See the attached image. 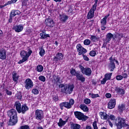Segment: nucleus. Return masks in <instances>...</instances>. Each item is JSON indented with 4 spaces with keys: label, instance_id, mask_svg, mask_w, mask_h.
Here are the masks:
<instances>
[{
    "label": "nucleus",
    "instance_id": "nucleus-60",
    "mask_svg": "<svg viewBox=\"0 0 129 129\" xmlns=\"http://www.w3.org/2000/svg\"><path fill=\"white\" fill-rule=\"evenodd\" d=\"M12 20H13V17H12L11 16H10V18L9 20V23H12L13 22Z\"/></svg>",
    "mask_w": 129,
    "mask_h": 129
},
{
    "label": "nucleus",
    "instance_id": "nucleus-13",
    "mask_svg": "<svg viewBox=\"0 0 129 129\" xmlns=\"http://www.w3.org/2000/svg\"><path fill=\"white\" fill-rule=\"evenodd\" d=\"M45 24L46 26L47 27H50V28H52L54 27V25L55 24L54 23V21H53V20L50 19V18H46L45 21Z\"/></svg>",
    "mask_w": 129,
    "mask_h": 129
},
{
    "label": "nucleus",
    "instance_id": "nucleus-24",
    "mask_svg": "<svg viewBox=\"0 0 129 129\" xmlns=\"http://www.w3.org/2000/svg\"><path fill=\"white\" fill-rule=\"evenodd\" d=\"M108 67L109 68H111L110 70V72H112L115 69V63H114L113 61H111L108 65Z\"/></svg>",
    "mask_w": 129,
    "mask_h": 129
},
{
    "label": "nucleus",
    "instance_id": "nucleus-35",
    "mask_svg": "<svg viewBox=\"0 0 129 129\" xmlns=\"http://www.w3.org/2000/svg\"><path fill=\"white\" fill-rule=\"evenodd\" d=\"M109 119H111V120H116V117L113 114L108 115L107 120H109Z\"/></svg>",
    "mask_w": 129,
    "mask_h": 129
},
{
    "label": "nucleus",
    "instance_id": "nucleus-23",
    "mask_svg": "<svg viewBox=\"0 0 129 129\" xmlns=\"http://www.w3.org/2000/svg\"><path fill=\"white\" fill-rule=\"evenodd\" d=\"M15 106L16 107V109L18 111V113H21V109L22 108L21 103L20 102H16L15 104Z\"/></svg>",
    "mask_w": 129,
    "mask_h": 129
},
{
    "label": "nucleus",
    "instance_id": "nucleus-17",
    "mask_svg": "<svg viewBox=\"0 0 129 129\" xmlns=\"http://www.w3.org/2000/svg\"><path fill=\"white\" fill-rule=\"evenodd\" d=\"M63 57L64 56H63V54L61 53L58 52L54 57L53 61H55V62L61 61V60H63Z\"/></svg>",
    "mask_w": 129,
    "mask_h": 129
},
{
    "label": "nucleus",
    "instance_id": "nucleus-19",
    "mask_svg": "<svg viewBox=\"0 0 129 129\" xmlns=\"http://www.w3.org/2000/svg\"><path fill=\"white\" fill-rule=\"evenodd\" d=\"M68 121V118L66 119L65 120H63V119L59 118V122L57 123V124L59 127H62V126H64L67 122Z\"/></svg>",
    "mask_w": 129,
    "mask_h": 129
},
{
    "label": "nucleus",
    "instance_id": "nucleus-4",
    "mask_svg": "<svg viewBox=\"0 0 129 129\" xmlns=\"http://www.w3.org/2000/svg\"><path fill=\"white\" fill-rule=\"evenodd\" d=\"M75 101L73 99H71L70 100L69 102H63L62 103H60L59 104V106L61 110H63L64 109V107H66V108H68V109H69L73 106V104H74Z\"/></svg>",
    "mask_w": 129,
    "mask_h": 129
},
{
    "label": "nucleus",
    "instance_id": "nucleus-49",
    "mask_svg": "<svg viewBox=\"0 0 129 129\" xmlns=\"http://www.w3.org/2000/svg\"><path fill=\"white\" fill-rule=\"evenodd\" d=\"M60 77L59 76H57L56 78V79L55 80V83H56V84H58V83H60Z\"/></svg>",
    "mask_w": 129,
    "mask_h": 129
},
{
    "label": "nucleus",
    "instance_id": "nucleus-56",
    "mask_svg": "<svg viewBox=\"0 0 129 129\" xmlns=\"http://www.w3.org/2000/svg\"><path fill=\"white\" fill-rule=\"evenodd\" d=\"M107 80L104 78L101 81V84H105L106 83Z\"/></svg>",
    "mask_w": 129,
    "mask_h": 129
},
{
    "label": "nucleus",
    "instance_id": "nucleus-32",
    "mask_svg": "<svg viewBox=\"0 0 129 129\" xmlns=\"http://www.w3.org/2000/svg\"><path fill=\"white\" fill-rule=\"evenodd\" d=\"M80 108L82 109V110H83L85 112H87V111H88V107L86 106L85 105L81 104L80 105Z\"/></svg>",
    "mask_w": 129,
    "mask_h": 129
},
{
    "label": "nucleus",
    "instance_id": "nucleus-28",
    "mask_svg": "<svg viewBox=\"0 0 129 129\" xmlns=\"http://www.w3.org/2000/svg\"><path fill=\"white\" fill-rule=\"evenodd\" d=\"M19 76L18 75L17 73L13 72L12 73V78L15 82H18V80H19Z\"/></svg>",
    "mask_w": 129,
    "mask_h": 129
},
{
    "label": "nucleus",
    "instance_id": "nucleus-43",
    "mask_svg": "<svg viewBox=\"0 0 129 129\" xmlns=\"http://www.w3.org/2000/svg\"><path fill=\"white\" fill-rule=\"evenodd\" d=\"M29 5V0H23L22 1V6Z\"/></svg>",
    "mask_w": 129,
    "mask_h": 129
},
{
    "label": "nucleus",
    "instance_id": "nucleus-2",
    "mask_svg": "<svg viewBox=\"0 0 129 129\" xmlns=\"http://www.w3.org/2000/svg\"><path fill=\"white\" fill-rule=\"evenodd\" d=\"M33 51L31 50L28 49V52L25 50H22L20 52V55L22 58V59L20 60L18 63L19 64H22V63H24V62H26L28 59H29V57L31 56Z\"/></svg>",
    "mask_w": 129,
    "mask_h": 129
},
{
    "label": "nucleus",
    "instance_id": "nucleus-9",
    "mask_svg": "<svg viewBox=\"0 0 129 129\" xmlns=\"http://www.w3.org/2000/svg\"><path fill=\"white\" fill-rule=\"evenodd\" d=\"M35 118L37 120H41L44 118V113L43 111L37 109L35 111Z\"/></svg>",
    "mask_w": 129,
    "mask_h": 129
},
{
    "label": "nucleus",
    "instance_id": "nucleus-22",
    "mask_svg": "<svg viewBox=\"0 0 129 129\" xmlns=\"http://www.w3.org/2000/svg\"><path fill=\"white\" fill-rule=\"evenodd\" d=\"M17 15H21V12H20L19 10H12L10 13V16H11V17L14 18V17H16Z\"/></svg>",
    "mask_w": 129,
    "mask_h": 129
},
{
    "label": "nucleus",
    "instance_id": "nucleus-52",
    "mask_svg": "<svg viewBox=\"0 0 129 129\" xmlns=\"http://www.w3.org/2000/svg\"><path fill=\"white\" fill-rule=\"evenodd\" d=\"M116 80H122L123 78L121 75H118L116 77Z\"/></svg>",
    "mask_w": 129,
    "mask_h": 129
},
{
    "label": "nucleus",
    "instance_id": "nucleus-27",
    "mask_svg": "<svg viewBox=\"0 0 129 129\" xmlns=\"http://www.w3.org/2000/svg\"><path fill=\"white\" fill-rule=\"evenodd\" d=\"M94 17V11H92V10H90L88 12L87 18L88 20L92 19Z\"/></svg>",
    "mask_w": 129,
    "mask_h": 129
},
{
    "label": "nucleus",
    "instance_id": "nucleus-12",
    "mask_svg": "<svg viewBox=\"0 0 129 129\" xmlns=\"http://www.w3.org/2000/svg\"><path fill=\"white\" fill-rule=\"evenodd\" d=\"M115 91L118 95H121V96H123V95H124V93H125V90L122 87H115Z\"/></svg>",
    "mask_w": 129,
    "mask_h": 129
},
{
    "label": "nucleus",
    "instance_id": "nucleus-64",
    "mask_svg": "<svg viewBox=\"0 0 129 129\" xmlns=\"http://www.w3.org/2000/svg\"><path fill=\"white\" fill-rule=\"evenodd\" d=\"M3 31L0 30V37H3Z\"/></svg>",
    "mask_w": 129,
    "mask_h": 129
},
{
    "label": "nucleus",
    "instance_id": "nucleus-61",
    "mask_svg": "<svg viewBox=\"0 0 129 129\" xmlns=\"http://www.w3.org/2000/svg\"><path fill=\"white\" fill-rule=\"evenodd\" d=\"M96 125H97V122L96 121H95L93 123V126H96Z\"/></svg>",
    "mask_w": 129,
    "mask_h": 129
},
{
    "label": "nucleus",
    "instance_id": "nucleus-51",
    "mask_svg": "<svg viewBox=\"0 0 129 129\" xmlns=\"http://www.w3.org/2000/svg\"><path fill=\"white\" fill-rule=\"evenodd\" d=\"M82 56H83L84 60H85V61H89V58H88V57H87V56L84 55V54H83Z\"/></svg>",
    "mask_w": 129,
    "mask_h": 129
},
{
    "label": "nucleus",
    "instance_id": "nucleus-30",
    "mask_svg": "<svg viewBox=\"0 0 129 129\" xmlns=\"http://www.w3.org/2000/svg\"><path fill=\"white\" fill-rule=\"evenodd\" d=\"M27 110H29V108L28 106H27L26 105H23L21 109V112L24 114L26 111H27Z\"/></svg>",
    "mask_w": 129,
    "mask_h": 129
},
{
    "label": "nucleus",
    "instance_id": "nucleus-47",
    "mask_svg": "<svg viewBox=\"0 0 129 129\" xmlns=\"http://www.w3.org/2000/svg\"><path fill=\"white\" fill-rule=\"evenodd\" d=\"M70 72L72 75H74L75 76H76V75L77 74V73H76V71L74 69H72Z\"/></svg>",
    "mask_w": 129,
    "mask_h": 129
},
{
    "label": "nucleus",
    "instance_id": "nucleus-10",
    "mask_svg": "<svg viewBox=\"0 0 129 129\" xmlns=\"http://www.w3.org/2000/svg\"><path fill=\"white\" fill-rule=\"evenodd\" d=\"M109 16H110V14H109L107 16H105L102 19L100 20L102 31H104V30L106 29V27H105V26H106V23H107L106 20H107V18H108Z\"/></svg>",
    "mask_w": 129,
    "mask_h": 129
},
{
    "label": "nucleus",
    "instance_id": "nucleus-8",
    "mask_svg": "<svg viewBox=\"0 0 129 129\" xmlns=\"http://www.w3.org/2000/svg\"><path fill=\"white\" fill-rule=\"evenodd\" d=\"M74 89V85H70L67 87H66L64 89H62V93H65V94H71L73 91V89Z\"/></svg>",
    "mask_w": 129,
    "mask_h": 129
},
{
    "label": "nucleus",
    "instance_id": "nucleus-33",
    "mask_svg": "<svg viewBox=\"0 0 129 129\" xmlns=\"http://www.w3.org/2000/svg\"><path fill=\"white\" fill-rule=\"evenodd\" d=\"M36 70L37 72H42L44 70V67L42 65H38L37 66Z\"/></svg>",
    "mask_w": 129,
    "mask_h": 129
},
{
    "label": "nucleus",
    "instance_id": "nucleus-25",
    "mask_svg": "<svg viewBox=\"0 0 129 129\" xmlns=\"http://www.w3.org/2000/svg\"><path fill=\"white\" fill-rule=\"evenodd\" d=\"M76 77L78 80H80V81H81L82 82H84V81H85V78L83 77V75L79 73L76 74Z\"/></svg>",
    "mask_w": 129,
    "mask_h": 129
},
{
    "label": "nucleus",
    "instance_id": "nucleus-59",
    "mask_svg": "<svg viewBox=\"0 0 129 129\" xmlns=\"http://www.w3.org/2000/svg\"><path fill=\"white\" fill-rule=\"evenodd\" d=\"M107 121L110 126H111V127H112V126H113V124H112V122H111V121H110L109 120H107Z\"/></svg>",
    "mask_w": 129,
    "mask_h": 129
},
{
    "label": "nucleus",
    "instance_id": "nucleus-40",
    "mask_svg": "<svg viewBox=\"0 0 129 129\" xmlns=\"http://www.w3.org/2000/svg\"><path fill=\"white\" fill-rule=\"evenodd\" d=\"M91 42L90 41V40L89 39H86L84 41V45H86V46H88V45H90V43Z\"/></svg>",
    "mask_w": 129,
    "mask_h": 129
},
{
    "label": "nucleus",
    "instance_id": "nucleus-29",
    "mask_svg": "<svg viewBox=\"0 0 129 129\" xmlns=\"http://www.w3.org/2000/svg\"><path fill=\"white\" fill-rule=\"evenodd\" d=\"M81 127V126L77 123H73L71 125V129H80Z\"/></svg>",
    "mask_w": 129,
    "mask_h": 129
},
{
    "label": "nucleus",
    "instance_id": "nucleus-53",
    "mask_svg": "<svg viewBox=\"0 0 129 129\" xmlns=\"http://www.w3.org/2000/svg\"><path fill=\"white\" fill-rule=\"evenodd\" d=\"M65 85L64 84H60L59 85V88H61L60 91L62 92V89H65Z\"/></svg>",
    "mask_w": 129,
    "mask_h": 129
},
{
    "label": "nucleus",
    "instance_id": "nucleus-26",
    "mask_svg": "<svg viewBox=\"0 0 129 129\" xmlns=\"http://www.w3.org/2000/svg\"><path fill=\"white\" fill-rule=\"evenodd\" d=\"M99 115L102 119H108V115L105 112H100L99 113Z\"/></svg>",
    "mask_w": 129,
    "mask_h": 129
},
{
    "label": "nucleus",
    "instance_id": "nucleus-34",
    "mask_svg": "<svg viewBox=\"0 0 129 129\" xmlns=\"http://www.w3.org/2000/svg\"><path fill=\"white\" fill-rule=\"evenodd\" d=\"M112 75V73H107L105 75V79H106V80H110V79H111V76Z\"/></svg>",
    "mask_w": 129,
    "mask_h": 129
},
{
    "label": "nucleus",
    "instance_id": "nucleus-31",
    "mask_svg": "<svg viewBox=\"0 0 129 129\" xmlns=\"http://www.w3.org/2000/svg\"><path fill=\"white\" fill-rule=\"evenodd\" d=\"M40 36L41 37V39H46V38L50 37L49 34H47L46 33L43 32L40 33Z\"/></svg>",
    "mask_w": 129,
    "mask_h": 129
},
{
    "label": "nucleus",
    "instance_id": "nucleus-37",
    "mask_svg": "<svg viewBox=\"0 0 129 129\" xmlns=\"http://www.w3.org/2000/svg\"><path fill=\"white\" fill-rule=\"evenodd\" d=\"M91 40L93 41V42H95L96 41H98L99 40V38L96 36L94 35H91Z\"/></svg>",
    "mask_w": 129,
    "mask_h": 129
},
{
    "label": "nucleus",
    "instance_id": "nucleus-11",
    "mask_svg": "<svg viewBox=\"0 0 129 129\" xmlns=\"http://www.w3.org/2000/svg\"><path fill=\"white\" fill-rule=\"evenodd\" d=\"M77 51L79 52V55H82L85 54L87 52L86 49L84 48L81 44L77 45Z\"/></svg>",
    "mask_w": 129,
    "mask_h": 129
},
{
    "label": "nucleus",
    "instance_id": "nucleus-44",
    "mask_svg": "<svg viewBox=\"0 0 129 129\" xmlns=\"http://www.w3.org/2000/svg\"><path fill=\"white\" fill-rule=\"evenodd\" d=\"M32 92L33 93V94L37 95L39 93V90L34 88L32 90Z\"/></svg>",
    "mask_w": 129,
    "mask_h": 129
},
{
    "label": "nucleus",
    "instance_id": "nucleus-14",
    "mask_svg": "<svg viewBox=\"0 0 129 129\" xmlns=\"http://www.w3.org/2000/svg\"><path fill=\"white\" fill-rule=\"evenodd\" d=\"M123 37V34L122 33H115L114 34V37H113V40H115V41H117V42H120V40Z\"/></svg>",
    "mask_w": 129,
    "mask_h": 129
},
{
    "label": "nucleus",
    "instance_id": "nucleus-5",
    "mask_svg": "<svg viewBox=\"0 0 129 129\" xmlns=\"http://www.w3.org/2000/svg\"><path fill=\"white\" fill-rule=\"evenodd\" d=\"M24 87L27 90H30L31 88H33V87H34V83L33 82V81L30 78L27 79L24 81Z\"/></svg>",
    "mask_w": 129,
    "mask_h": 129
},
{
    "label": "nucleus",
    "instance_id": "nucleus-62",
    "mask_svg": "<svg viewBox=\"0 0 129 129\" xmlns=\"http://www.w3.org/2000/svg\"><path fill=\"white\" fill-rule=\"evenodd\" d=\"M107 43L106 42H104V44L102 45V48H105V47H106V45H107Z\"/></svg>",
    "mask_w": 129,
    "mask_h": 129
},
{
    "label": "nucleus",
    "instance_id": "nucleus-1",
    "mask_svg": "<svg viewBox=\"0 0 129 129\" xmlns=\"http://www.w3.org/2000/svg\"><path fill=\"white\" fill-rule=\"evenodd\" d=\"M8 114L10 117L9 122L11 125H15L18 122V117L17 116V111L15 109H12L8 111Z\"/></svg>",
    "mask_w": 129,
    "mask_h": 129
},
{
    "label": "nucleus",
    "instance_id": "nucleus-21",
    "mask_svg": "<svg viewBox=\"0 0 129 129\" xmlns=\"http://www.w3.org/2000/svg\"><path fill=\"white\" fill-rule=\"evenodd\" d=\"M69 18V17L65 14H62L59 16V20L61 23H65Z\"/></svg>",
    "mask_w": 129,
    "mask_h": 129
},
{
    "label": "nucleus",
    "instance_id": "nucleus-55",
    "mask_svg": "<svg viewBox=\"0 0 129 129\" xmlns=\"http://www.w3.org/2000/svg\"><path fill=\"white\" fill-rule=\"evenodd\" d=\"M6 93L7 95H12V94H13V93L11 91H9L8 89L6 90Z\"/></svg>",
    "mask_w": 129,
    "mask_h": 129
},
{
    "label": "nucleus",
    "instance_id": "nucleus-63",
    "mask_svg": "<svg viewBox=\"0 0 129 129\" xmlns=\"http://www.w3.org/2000/svg\"><path fill=\"white\" fill-rule=\"evenodd\" d=\"M3 126H4V122H0V128L3 127Z\"/></svg>",
    "mask_w": 129,
    "mask_h": 129
},
{
    "label": "nucleus",
    "instance_id": "nucleus-6",
    "mask_svg": "<svg viewBox=\"0 0 129 129\" xmlns=\"http://www.w3.org/2000/svg\"><path fill=\"white\" fill-rule=\"evenodd\" d=\"M79 68L81 69V71L83 74H85L87 76H90L91 75V69L89 68H85L81 65H79Z\"/></svg>",
    "mask_w": 129,
    "mask_h": 129
},
{
    "label": "nucleus",
    "instance_id": "nucleus-58",
    "mask_svg": "<svg viewBox=\"0 0 129 129\" xmlns=\"http://www.w3.org/2000/svg\"><path fill=\"white\" fill-rule=\"evenodd\" d=\"M105 96L107 98H110L111 97V94L107 93L106 94Z\"/></svg>",
    "mask_w": 129,
    "mask_h": 129
},
{
    "label": "nucleus",
    "instance_id": "nucleus-48",
    "mask_svg": "<svg viewBox=\"0 0 129 129\" xmlns=\"http://www.w3.org/2000/svg\"><path fill=\"white\" fill-rule=\"evenodd\" d=\"M91 102V101L89 99H85L84 100V103L85 104H89Z\"/></svg>",
    "mask_w": 129,
    "mask_h": 129
},
{
    "label": "nucleus",
    "instance_id": "nucleus-46",
    "mask_svg": "<svg viewBox=\"0 0 129 129\" xmlns=\"http://www.w3.org/2000/svg\"><path fill=\"white\" fill-rule=\"evenodd\" d=\"M89 54L92 56V57H94L95 56V55H96V52L94 50H92L90 51Z\"/></svg>",
    "mask_w": 129,
    "mask_h": 129
},
{
    "label": "nucleus",
    "instance_id": "nucleus-45",
    "mask_svg": "<svg viewBox=\"0 0 129 129\" xmlns=\"http://www.w3.org/2000/svg\"><path fill=\"white\" fill-rule=\"evenodd\" d=\"M18 0H11L7 2V5H12V4H16Z\"/></svg>",
    "mask_w": 129,
    "mask_h": 129
},
{
    "label": "nucleus",
    "instance_id": "nucleus-39",
    "mask_svg": "<svg viewBox=\"0 0 129 129\" xmlns=\"http://www.w3.org/2000/svg\"><path fill=\"white\" fill-rule=\"evenodd\" d=\"M118 108L119 110H120L121 111H122L123 110H124L125 108V106L123 104H121L118 106Z\"/></svg>",
    "mask_w": 129,
    "mask_h": 129
},
{
    "label": "nucleus",
    "instance_id": "nucleus-42",
    "mask_svg": "<svg viewBox=\"0 0 129 129\" xmlns=\"http://www.w3.org/2000/svg\"><path fill=\"white\" fill-rule=\"evenodd\" d=\"M16 97L18 99H22V92H19L16 94Z\"/></svg>",
    "mask_w": 129,
    "mask_h": 129
},
{
    "label": "nucleus",
    "instance_id": "nucleus-36",
    "mask_svg": "<svg viewBox=\"0 0 129 129\" xmlns=\"http://www.w3.org/2000/svg\"><path fill=\"white\" fill-rule=\"evenodd\" d=\"M39 50H40L39 55L40 56H41V57H43V56L45 55V50L42 47L40 48Z\"/></svg>",
    "mask_w": 129,
    "mask_h": 129
},
{
    "label": "nucleus",
    "instance_id": "nucleus-50",
    "mask_svg": "<svg viewBox=\"0 0 129 129\" xmlns=\"http://www.w3.org/2000/svg\"><path fill=\"white\" fill-rule=\"evenodd\" d=\"M97 7V5L96 4H94L92 6V9H91L90 10H92V11H93V12H95V11H96V8Z\"/></svg>",
    "mask_w": 129,
    "mask_h": 129
},
{
    "label": "nucleus",
    "instance_id": "nucleus-20",
    "mask_svg": "<svg viewBox=\"0 0 129 129\" xmlns=\"http://www.w3.org/2000/svg\"><path fill=\"white\" fill-rule=\"evenodd\" d=\"M114 34H112L111 33H108L106 35V37L105 39L106 43H109L111 39H113Z\"/></svg>",
    "mask_w": 129,
    "mask_h": 129
},
{
    "label": "nucleus",
    "instance_id": "nucleus-41",
    "mask_svg": "<svg viewBox=\"0 0 129 129\" xmlns=\"http://www.w3.org/2000/svg\"><path fill=\"white\" fill-rule=\"evenodd\" d=\"M92 98H96V97H99L98 94H90Z\"/></svg>",
    "mask_w": 129,
    "mask_h": 129
},
{
    "label": "nucleus",
    "instance_id": "nucleus-15",
    "mask_svg": "<svg viewBox=\"0 0 129 129\" xmlns=\"http://www.w3.org/2000/svg\"><path fill=\"white\" fill-rule=\"evenodd\" d=\"M116 104L115 99H111L108 103V108L109 109L114 108V107H115Z\"/></svg>",
    "mask_w": 129,
    "mask_h": 129
},
{
    "label": "nucleus",
    "instance_id": "nucleus-54",
    "mask_svg": "<svg viewBox=\"0 0 129 129\" xmlns=\"http://www.w3.org/2000/svg\"><path fill=\"white\" fill-rule=\"evenodd\" d=\"M127 74L125 73H122V77L123 79L124 78V79H126V78H127Z\"/></svg>",
    "mask_w": 129,
    "mask_h": 129
},
{
    "label": "nucleus",
    "instance_id": "nucleus-7",
    "mask_svg": "<svg viewBox=\"0 0 129 129\" xmlns=\"http://www.w3.org/2000/svg\"><path fill=\"white\" fill-rule=\"evenodd\" d=\"M74 114L76 118L79 120H86L87 119V116L84 115V114L81 112L75 111Z\"/></svg>",
    "mask_w": 129,
    "mask_h": 129
},
{
    "label": "nucleus",
    "instance_id": "nucleus-38",
    "mask_svg": "<svg viewBox=\"0 0 129 129\" xmlns=\"http://www.w3.org/2000/svg\"><path fill=\"white\" fill-rule=\"evenodd\" d=\"M38 79L40 81H42V82H45L46 81V78L44 76H39Z\"/></svg>",
    "mask_w": 129,
    "mask_h": 129
},
{
    "label": "nucleus",
    "instance_id": "nucleus-16",
    "mask_svg": "<svg viewBox=\"0 0 129 129\" xmlns=\"http://www.w3.org/2000/svg\"><path fill=\"white\" fill-rule=\"evenodd\" d=\"M13 30H14L16 33H20L24 30V26L22 24L15 25L13 26Z\"/></svg>",
    "mask_w": 129,
    "mask_h": 129
},
{
    "label": "nucleus",
    "instance_id": "nucleus-18",
    "mask_svg": "<svg viewBox=\"0 0 129 129\" xmlns=\"http://www.w3.org/2000/svg\"><path fill=\"white\" fill-rule=\"evenodd\" d=\"M0 59L1 60L7 59V50L6 49H0Z\"/></svg>",
    "mask_w": 129,
    "mask_h": 129
},
{
    "label": "nucleus",
    "instance_id": "nucleus-3",
    "mask_svg": "<svg viewBox=\"0 0 129 129\" xmlns=\"http://www.w3.org/2000/svg\"><path fill=\"white\" fill-rule=\"evenodd\" d=\"M115 124L118 129H122V127L128 126V124L125 123V119L120 117H118L115 120Z\"/></svg>",
    "mask_w": 129,
    "mask_h": 129
},
{
    "label": "nucleus",
    "instance_id": "nucleus-57",
    "mask_svg": "<svg viewBox=\"0 0 129 129\" xmlns=\"http://www.w3.org/2000/svg\"><path fill=\"white\" fill-rule=\"evenodd\" d=\"M20 129H30V128L29 126H28V125H24L21 126Z\"/></svg>",
    "mask_w": 129,
    "mask_h": 129
}]
</instances>
